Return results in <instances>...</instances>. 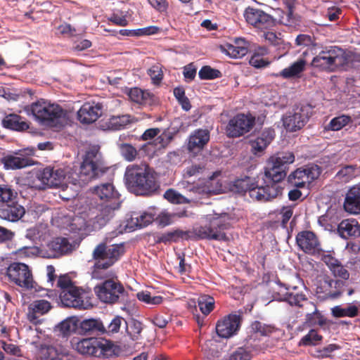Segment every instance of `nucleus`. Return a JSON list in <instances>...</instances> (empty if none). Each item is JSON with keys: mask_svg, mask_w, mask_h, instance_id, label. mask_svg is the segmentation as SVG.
<instances>
[{"mask_svg": "<svg viewBox=\"0 0 360 360\" xmlns=\"http://www.w3.org/2000/svg\"><path fill=\"white\" fill-rule=\"evenodd\" d=\"M108 169L99 148L93 146L86 152L79 167L67 170L58 167H46L40 172L38 178L44 185L40 188H45V186L59 187L65 179L69 183L82 186L92 179L102 176Z\"/></svg>", "mask_w": 360, "mask_h": 360, "instance_id": "f257e3e1", "label": "nucleus"}, {"mask_svg": "<svg viewBox=\"0 0 360 360\" xmlns=\"http://www.w3.org/2000/svg\"><path fill=\"white\" fill-rule=\"evenodd\" d=\"M124 181L129 192L136 195H155L160 187L157 172L148 165H129L124 173Z\"/></svg>", "mask_w": 360, "mask_h": 360, "instance_id": "f03ea898", "label": "nucleus"}, {"mask_svg": "<svg viewBox=\"0 0 360 360\" xmlns=\"http://www.w3.org/2000/svg\"><path fill=\"white\" fill-rule=\"evenodd\" d=\"M125 252L124 243L108 245L105 242H102L98 244L91 254L92 259L95 261L91 277L95 279L105 278L101 274V270H106L112 266Z\"/></svg>", "mask_w": 360, "mask_h": 360, "instance_id": "7ed1b4c3", "label": "nucleus"}, {"mask_svg": "<svg viewBox=\"0 0 360 360\" xmlns=\"http://www.w3.org/2000/svg\"><path fill=\"white\" fill-rule=\"evenodd\" d=\"M230 189L234 193L244 194L248 192L250 198L258 202H269L282 194L281 186L259 185L255 179L245 176L234 180L230 184Z\"/></svg>", "mask_w": 360, "mask_h": 360, "instance_id": "20e7f679", "label": "nucleus"}, {"mask_svg": "<svg viewBox=\"0 0 360 360\" xmlns=\"http://www.w3.org/2000/svg\"><path fill=\"white\" fill-rule=\"evenodd\" d=\"M27 110L38 123L48 127H60L62 119L66 116V111L60 105L43 99L32 103Z\"/></svg>", "mask_w": 360, "mask_h": 360, "instance_id": "39448f33", "label": "nucleus"}, {"mask_svg": "<svg viewBox=\"0 0 360 360\" xmlns=\"http://www.w3.org/2000/svg\"><path fill=\"white\" fill-rule=\"evenodd\" d=\"M75 349L83 355L103 359L118 356L120 348L112 341L101 338H83L75 344Z\"/></svg>", "mask_w": 360, "mask_h": 360, "instance_id": "423d86ee", "label": "nucleus"}, {"mask_svg": "<svg viewBox=\"0 0 360 360\" xmlns=\"http://www.w3.org/2000/svg\"><path fill=\"white\" fill-rule=\"evenodd\" d=\"M295 161V155L292 152H278L271 156L264 168V184L267 186H280L281 182L286 176V168L289 164Z\"/></svg>", "mask_w": 360, "mask_h": 360, "instance_id": "0eeeda50", "label": "nucleus"}, {"mask_svg": "<svg viewBox=\"0 0 360 360\" xmlns=\"http://www.w3.org/2000/svg\"><path fill=\"white\" fill-rule=\"evenodd\" d=\"M230 228V223L222 217L212 219L208 224L193 229L192 233L197 239L228 241L225 231Z\"/></svg>", "mask_w": 360, "mask_h": 360, "instance_id": "6e6552de", "label": "nucleus"}, {"mask_svg": "<svg viewBox=\"0 0 360 360\" xmlns=\"http://www.w3.org/2000/svg\"><path fill=\"white\" fill-rule=\"evenodd\" d=\"M346 57L342 49L331 46L328 49L321 51L315 56L311 65L323 70L334 71L338 66L345 63Z\"/></svg>", "mask_w": 360, "mask_h": 360, "instance_id": "1a4fd4ad", "label": "nucleus"}, {"mask_svg": "<svg viewBox=\"0 0 360 360\" xmlns=\"http://www.w3.org/2000/svg\"><path fill=\"white\" fill-rule=\"evenodd\" d=\"M341 281L336 280L328 274L320 275L317 279L316 292L323 300H335L340 297L345 287Z\"/></svg>", "mask_w": 360, "mask_h": 360, "instance_id": "9d476101", "label": "nucleus"}, {"mask_svg": "<svg viewBox=\"0 0 360 360\" xmlns=\"http://www.w3.org/2000/svg\"><path fill=\"white\" fill-rule=\"evenodd\" d=\"M313 108L309 104L295 105L291 112H289L283 118L285 128L290 131H296L302 129L312 115Z\"/></svg>", "mask_w": 360, "mask_h": 360, "instance_id": "9b49d317", "label": "nucleus"}, {"mask_svg": "<svg viewBox=\"0 0 360 360\" xmlns=\"http://www.w3.org/2000/svg\"><path fill=\"white\" fill-rule=\"evenodd\" d=\"M255 124V117L251 115L239 113L230 119L226 126L229 138H238L248 133Z\"/></svg>", "mask_w": 360, "mask_h": 360, "instance_id": "f8f14e48", "label": "nucleus"}, {"mask_svg": "<svg viewBox=\"0 0 360 360\" xmlns=\"http://www.w3.org/2000/svg\"><path fill=\"white\" fill-rule=\"evenodd\" d=\"M94 291L101 301L108 304L117 302L120 297L126 293L123 285L112 279L105 280L101 285H96Z\"/></svg>", "mask_w": 360, "mask_h": 360, "instance_id": "ddd939ff", "label": "nucleus"}, {"mask_svg": "<svg viewBox=\"0 0 360 360\" xmlns=\"http://www.w3.org/2000/svg\"><path fill=\"white\" fill-rule=\"evenodd\" d=\"M9 279L18 286L26 290L34 288V280L29 266L23 263L13 262L6 271Z\"/></svg>", "mask_w": 360, "mask_h": 360, "instance_id": "4468645a", "label": "nucleus"}, {"mask_svg": "<svg viewBox=\"0 0 360 360\" xmlns=\"http://www.w3.org/2000/svg\"><path fill=\"white\" fill-rule=\"evenodd\" d=\"M321 174V168L317 165H306L297 168L288 177V183L293 187L304 188Z\"/></svg>", "mask_w": 360, "mask_h": 360, "instance_id": "2eb2a0df", "label": "nucleus"}, {"mask_svg": "<svg viewBox=\"0 0 360 360\" xmlns=\"http://www.w3.org/2000/svg\"><path fill=\"white\" fill-rule=\"evenodd\" d=\"M243 16L248 25L257 30H267L275 25L276 20L273 16L261 9L251 6L245 9Z\"/></svg>", "mask_w": 360, "mask_h": 360, "instance_id": "dca6fc26", "label": "nucleus"}, {"mask_svg": "<svg viewBox=\"0 0 360 360\" xmlns=\"http://www.w3.org/2000/svg\"><path fill=\"white\" fill-rule=\"evenodd\" d=\"M241 320V316L237 314H230L219 320L216 325L217 335L224 338L231 337L238 330Z\"/></svg>", "mask_w": 360, "mask_h": 360, "instance_id": "f3484780", "label": "nucleus"}, {"mask_svg": "<svg viewBox=\"0 0 360 360\" xmlns=\"http://www.w3.org/2000/svg\"><path fill=\"white\" fill-rule=\"evenodd\" d=\"M103 105L99 102H86L77 112L78 120L82 124H92L103 115Z\"/></svg>", "mask_w": 360, "mask_h": 360, "instance_id": "a211bd4d", "label": "nucleus"}, {"mask_svg": "<svg viewBox=\"0 0 360 360\" xmlns=\"http://www.w3.org/2000/svg\"><path fill=\"white\" fill-rule=\"evenodd\" d=\"M321 260L328 266L330 270L333 278L341 281L343 285H347V281L349 280L350 274L347 267L335 257L330 254L323 253L321 255Z\"/></svg>", "mask_w": 360, "mask_h": 360, "instance_id": "6ab92c4d", "label": "nucleus"}, {"mask_svg": "<svg viewBox=\"0 0 360 360\" xmlns=\"http://www.w3.org/2000/svg\"><path fill=\"white\" fill-rule=\"evenodd\" d=\"M296 242L300 248L307 254L314 255L321 250L318 238L312 231L300 232L296 236Z\"/></svg>", "mask_w": 360, "mask_h": 360, "instance_id": "aec40b11", "label": "nucleus"}, {"mask_svg": "<svg viewBox=\"0 0 360 360\" xmlns=\"http://www.w3.org/2000/svg\"><path fill=\"white\" fill-rule=\"evenodd\" d=\"M92 193L100 200L101 203L114 202L113 205L121 203L120 195L112 183L106 182L94 186Z\"/></svg>", "mask_w": 360, "mask_h": 360, "instance_id": "412c9836", "label": "nucleus"}, {"mask_svg": "<svg viewBox=\"0 0 360 360\" xmlns=\"http://www.w3.org/2000/svg\"><path fill=\"white\" fill-rule=\"evenodd\" d=\"M210 139L207 129H196L191 134L188 139L187 150L193 154H198L207 146Z\"/></svg>", "mask_w": 360, "mask_h": 360, "instance_id": "4be33fe9", "label": "nucleus"}, {"mask_svg": "<svg viewBox=\"0 0 360 360\" xmlns=\"http://www.w3.org/2000/svg\"><path fill=\"white\" fill-rule=\"evenodd\" d=\"M82 292L77 287H70L69 290L60 291V299L62 304L67 307L77 309H85V303L82 297Z\"/></svg>", "mask_w": 360, "mask_h": 360, "instance_id": "5701e85b", "label": "nucleus"}, {"mask_svg": "<svg viewBox=\"0 0 360 360\" xmlns=\"http://www.w3.org/2000/svg\"><path fill=\"white\" fill-rule=\"evenodd\" d=\"M1 162L7 169H19L34 165L33 160L21 151L4 156Z\"/></svg>", "mask_w": 360, "mask_h": 360, "instance_id": "b1692460", "label": "nucleus"}, {"mask_svg": "<svg viewBox=\"0 0 360 360\" xmlns=\"http://www.w3.org/2000/svg\"><path fill=\"white\" fill-rule=\"evenodd\" d=\"M274 137V129L271 128L264 129L256 139L250 141L252 153L255 155H262Z\"/></svg>", "mask_w": 360, "mask_h": 360, "instance_id": "393cba45", "label": "nucleus"}, {"mask_svg": "<svg viewBox=\"0 0 360 360\" xmlns=\"http://www.w3.org/2000/svg\"><path fill=\"white\" fill-rule=\"evenodd\" d=\"M138 121V118L129 114L112 115L104 124H100V128L103 130L117 131Z\"/></svg>", "mask_w": 360, "mask_h": 360, "instance_id": "a878e982", "label": "nucleus"}, {"mask_svg": "<svg viewBox=\"0 0 360 360\" xmlns=\"http://www.w3.org/2000/svg\"><path fill=\"white\" fill-rule=\"evenodd\" d=\"M343 207L350 214H360V183L352 186L345 198Z\"/></svg>", "mask_w": 360, "mask_h": 360, "instance_id": "bb28decb", "label": "nucleus"}, {"mask_svg": "<svg viewBox=\"0 0 360 360\" xmlns=\"http://www.w3.org/2000/svg\"><path fill=\"white\" fill-rule=\"evenodd\" d=\"M51 309L49 302L44 300H35L28 307L27 319L33 324H39L41 323L39 317L46 314Z\"/></svg>", "mask_w": 360, "mask_h": 360, "instance_id": "cd10ccee", "label": "nucleus"}, {"mask_svg": "<svg viewBox=\"0 0 360 360\" xmlns=\"http://www.w3.org/2000/svg\"><path fill=\"white\" fill-rule=\"evenodd\" d=\"M25 213V208L17 202H7L0 207V217L10 221H18Z\"/></svg>", "mask_w": 360, "mask_h": 360, "instance_id": "c85d7f7f", "label": "nucleus"}, {"mask_svg": "<svg viewBox=\"0 0 360 360\" xmlns=\"http://www.w3.org/2000/svg\"><path fill=\"white\" fill-rule=\"evenodd\" d=\"M338 232L341 238H358L360 236V224L354 219L342 220L338 226Z\"/></svg>", "mask_w": 360, "mask_h": 360, "instance_id": "c756f323", "label": "nucleus"}, {"mask_svg": "<svg viewBox=\"0 0 360 360\" xmlns=\"http://www.w3.org/2000/svg\"><path fill=\"white\" fill-rule=\"evenodd\" d=\"M114 202L100 203L98 213L95 217V221L99 226H105L115 215V211L120 208V204Z\"/></svg>", "mask_w": 360, "mask_h": 360, "instance_id": "7c9ffc66", "label": "nucleus"}, {"mask_svg": "<svg viewBox=\"0 0 360 360\" xmlns=\"http://www.w3.org/2000/svg\"><path fill=\"white\" fill-rule=\"evenodd\" d=\"M2 126L8 129L23 131L29 129V123L19 115L11 113L4 117L1 121Z\"/></svg>", "mask_w": 360, "mask_h": 360, "instance_id": "2f4dec72", "label": "nucleus"}, {"mask_svg": "<svg viewBox=\"0 0 360 360\" xmlns=\"http://www.w3.org/2000/svg\"><path fill=\"white\" fill-rule=\"evenodd\" d=\"M307 309L308 312L305 316V323L310 327L319 326L323 327L327 324L326 318L317 309L316 305L313 302H307Z\"/></svg>", "mask_w": 360, "mask_h": 360, "instance_id": "473e14b6", "label": "nucleus"}, {"mask_svg": "<svg viewBox=\"0 0 360 360\" xmlns=\"http://www.w3.org/2000/svg\"><path fill=\"white\" fill-rule=\"evenodd\" d=\"M128 95L133 102L142 105H152L155 101L154 94L138 87L131 88Z\"/></svg>", "mask_w": 360, "mask_h": 360, "instance_id": "72a5a7b5", "label": "nucleus"}, {"mask_svg": "<svg viewBox=\"0 0 360 360\" xmlns=\"http://www.w3.org/2000/svg\"><path fill=\"white\" fill-rule=\"evenodd\" d=\"M79 330L83 335H103V323L98 319H86L80 323Z\"/></svg>", "mask_w": 360, "mask_h": 360, "instance_id": "f704fd0d", "label": "nucleus"}, {"mask_svg": "<svg viewBox=\"0 0 360 360\" xmlns=\"http://www.w3.org/2000/svg\"><path fill=\"white\" fill-rule=\"evenodd\" d=\"M306 62L303 59H299L293 63L288 68H284L278 73L273 74L274 77H281L284 79H290L292 77H298L300 75L304 70Z\"/></svg>", "mask_w": 360, "mask_h": 360, "instance_id": "c9c22d12", "label": "nucleus"}, {"mask_svg": "<svg viewBox=\"0 0 360 360\" xmlns=\"http://www.w3.org/2000/svg\"><path fill=\"white\" fill-rule=\"evenodd\" d=\"M154 214L147 212H143L139 215L134 214L130 221H128L127 226L134 229L146 227L154 221Z\"/></svg>", "mask_w": 360, "mask_h": 360, "instance_id": "e433bc0d", "label": "nucleus"}, {"mask_svg": "<svg viewBox=\"0 0 360 360\" xmlns=\"http://www.w3.org/2000/svg\"><path fill=\"white\" fill-rule=\"evenodd\" d=\"M297 288H294L292 292H287L284 295L283 300L288 302L290 306L297 307H305L307 308V302H310L303 292L296 291Z\"/></svg>", "mask_w": 360, "mask_h": 360, "instance_id": "4c0bfd02", "label": "nucleus"}, {"mask_svg": "<svg viewBox=\"0 0 360 360\" xmlns=\"http://www.w3.org/2000/svg\"><path fill=\"white\" fill-rule=\"evenodd\" d=\"M49 248L54 252V255H63L72 250V245L65 238L58 237L49 243Z\"/></svg>", "mask_w": 360, "mask_h": 360, "instance_id": "58836bf2", "label": "nucleus"}, {"mask_svg": "<svg viewBox=\"0 0 360 360\" xmlns=\"http://www.w3.org/2000/svg\"><path fill=\"white\" fill-rule=\"evenodd\" d=\"M124 328L126 333L132 341H137L141 338V333L143 329L141 321L136 319H131L129 321L125 320Z\"/></svg>", "mask_w": 360, "mask_h": 360, "instance_id": "ea45409f", "label": "nucleus"}, {"mask_svg": "<svg viewBox=\"0 0 360 360\" xmlns=\"http://www.w3.org/2000/svg\"><path fill=\"white\" fill-rule=\"evenodd\" d=\"M360 169L356 165H345L337 173L336 176L343 182H348L359 176Z\"/></svg>", "mask_w": 360, "mask_h": 360, "instance_id": "a19ab883", "label": "nucleus"}, {"mask_svg": "<svg viewBox=\"0 0 360 360\" xmlns=\"http://www.w3.org/2000/svg\"><path fill=\"white\" fill-rule=\"evenodd\" d=\"M331 314L334 317H350L353 318L358 315L359 308L353 304H349L346 307L340 305L335 306L331 309Z\"/></svg>", "mask_w": 360, "mask_h": 360, "instance_id": "79ce46f5", "label": "nucleus"}, {"mask_svg": "<svg viewBox=\"0 0 360 360\" xmlns=\"http://www.w3.org/2000/svg\"><path fill=\"white\" fill-rule=\"evenodd\" d=\"M267 53L268 50L266 48L259 47L250 58L249 61L250 64L256 68H262L268 66L270 62L262 57V56Z\"/></svg>", "mask_w": 360, "mask_h": 360, "instance_id": "37998d69", "label": "nucleus"}, {"mask_svg": "<svg viewBox=\"0 0 360 360\" xmlns=\"http://www.w3.org/2000/svg\"><path fill=\"white\" fill-rule=\"evenodd\" d=\"M125 319L120 316H116L106 325L103 324V334L109 336L117 333L122 325L124 326Z\"/></svg>", "mask_w": 360, "mask_h": 360, "instance_id": "c03bdc74", "label": "nucleus"}, {"mask_svg": "<svg viewBox=\"0 0 360 360\" xmlns=\"http://www.w3.org/2000/svg\"><path fill=\"white\" fill-rule=\"evenodd\" d=\"M250 328L252 332L259 333L262 336L270 335L277 330L274 325L266 324L259 321L252 322Z\"/></svg>", "mask_w": 360, "mask_h": 360, "instance_id": "a18cd8bd", "label": "nucleus"}, {"mask_svg": "<svg viewBox=\"0 0 360 360\" xmlns=\"http://www.w3.org/2000/svg\"><path fill=\"white\" fill-rule=\"evenodd\" d=\"M78 327V321L73 318H69L62 321L58 326V331L63 336H68L75 333Z\"/></svg>", "mask_w": 360, "mask_h": 360, "instance_id": "49530a36", "label": "nucleus"}, {"mask_svg": "<svg viewBox=\"0 0 360 360\" xmlns=\"http://www.w3.org/2000/svg\"><path fill=\"white\" fill-rule=\"evenodd\" d=\"M137 299L148 305H158L163 301L162 296H152L148 291H141L136 294Z\"/></svg>", "mask_w": 360, "mask_h": 360, "instance_id": "de8ad7c7", "label": "nucleus"}, {"mask_svg": "<svg viewBox=\"0 0 360 360\" xmlns=\"http://www.w3.org/2000/svg\"><path fill=\"white\" fill-rule=\"evenodd\" d=\"M223 49L228 56L235 58L243 57L248 51V47L236 46L232 44H226Z\"/></svg>", "mask_w": 360, "mask_h": 360, "instance_id": "09e8293b", "label": "nucleus"}, {"mask_svg": "<svg viewBox=\"0 0 360 360\" xmlns=\"http://www.w3.org/2000/svg\"><path fill=\"white\" fill-rule=\"evenodd\" d=\"M350 122H352L351 117L342 115L340 116L335 117L330 120L328 126V129L338 131Z\"/></svg>", "mask_w": 360, "mask_h": 360, "instance_id": "8fccbe9b", "label": "nucleus"}, {"mask_svg": "<svg viewBox=\"0 0 360 360\" xmlns=\"http://www.w3.org/2000/svg\"><path fill=\"white\" fill-rule=\"evenodd\" d=\"M164 198L173 204H187L190 202V200L172 188L165 191Z\"/></svg>", "mask_w": 360, "mask_h": 360, "instance_id": "3c124183", "label": "nucleus"}, {"mask_svg": "<svg viewBox=\"0 0 360 360\" xmlns=\"http://www.w3.org/2000/svg\"><path fill=\"white\" fill-rule=\"evenodd\" d=\"M198 76L202 80H211L221 77V72L217 69L212 68L209 65H205L199 70Z\"/></svg>", "mask_w": 360, "mask_h": 360, "instance_id": "603ef678", "label": "nucleus"}, {"mask_svg": "<svg viewBox=\"0 0 360 360\" xmlns=\"http://www.w3.org/2000/svg\"><path fill=\"white\" fill-rule=\"evenodd\" d=\"M323 337L319 335L316 330L311 329L309 333L302 337L300 340L299 345L310 346L316 345L321 341Z\"/></svg>", "mask_w": 360, "mask_h": 360, "instance_id": "864d4df0", "label": "nucleus"}, {"mask_svg": "<svg viewBox=\"0 0 360 360\" xmlns=\"http://www.w3.org/2000/svg\"><path fill=\"white\" fill-rule=\"evenodd\" d=\"M198 307L201 312L205 314H209L214 307V300L212 297L204 295L198 299Z\"/></svg>", "mask_w": 360, "mask_h": 360, "instance_id": "5fc2aeb1", "label": "nucleus"}, {"mask_svg": "<svg viewBox=\"0 0 360 360\" xmlns=\"http://www.w3.org/2000/svg\"><path fill=\"white\" fill-rule=\"evenodd\" d=\"M120 148L123 158L129 162L134 160L138 155L136 148L129 143H122Z\"/></svg>", "mask_w": 360, "mask_h": 360, "instance_id": "6e6d98bb", "label": "nucleus"}, {"mask_svg": "<svg viewBox=\"0 0 360 360\" xmlns=\"http://www.w3.org/2000/svg\"><path fill=\"white\" fill-rule=\"evenodd\" d=\"M58 356V351L53 346H41L39 349V356L42 360H56Z\"/></svg>", "mask_w": 360, "mask_h": 360, "instance_id": "4d7b16f0", "label": "nucleus"}, {"mask_svg": "<svg viewBox=\"0 0 360 360\" xmlns=\"http://www.w3.org/2000/svg\"><path fill=\"white\" fill-rule=\"evenodd\" d=\"M147 73L150 76L152 82L154 84H160L163 79V72L162 68L158 64L151 66L148 70Z\"/></svg>", "mask_w": 360, "mask_h": 360, "instance_id": "13d9d810", "label": "nucleus"}, {"mask_svg": "<svg viewBox=\"0 0 360 360\" xmlns=\"http://www.w3.org/2000/svg\"><path fill=\"white\" fill-rule=\"evenodd\" d=\"M16 193L8 185H0V202H8L15 196Z\"/></svg>", "mask_w": 360, "mask_h": 360, "instance_id": "bf43d9fd", "label": "nucleus"}, {"mask_svg": "<svg viewBox=\"0 0 360 360\" xmlns=\"http://www.w3.org/2000/svg\"><path fill=\"white\" fill-rule=\"evenodd\" d=\"M177 216L178 217H187L186 211L184 210L181 212L174 214L173 215L167 213H161L157 217L159 224L165 226L170 224L172 221V217Z\"/></svg>", "mask_w": 360, "mask_h": 360, "instance_id": "052dcab7", "label": "nucleus"}, {"mask_svg": "<svg viewBox=\"0 0 360 360\" xmlns=\"http://www.w3.org/2000/svg\"><path fill=\"white\" fill-rule=\"evenodd\" d=\"M197 73V68L193 63H190L183 68V75L186 82L193 81Z\"/></svg>", "mask_w": 360, "mask_h": 360, "instance_id": "680f3d73", "label": "nucleus"}, {"mask_svg": "<svg viewBox=\"0 0 360 360\" xmlns=\"http://www.w3.org/2000/svg\"><path fill=\"white\" fill-rule=\"evenodd\" d=\"M172 139V134L169 131H165L155 139L156 145H159V148H165L169 145Z\"/></svg>", "mask_w": 360, "mask_h": 360, "instance_id": "e2e57ef3", "label": "nucleus"}, {"mask_svg": "<svg viewBox=\"0 0 360 360\" xmlns=\"http://www.w3.org/2000/svg\"><path fill=\"white\" fill-rule=\"evenodd\" d=\"M313 38L311 36L305 34H300L295 39V44L297 46H309L313 44Z\"/></svg>", "mask_w": 360, "mask_h": 360, "instance_id": "0e129e2a", "label": "nucleus"}, {"mask_svg": "<svg viewBox=\"0 0 360 360\" xmlns=\"http://www.w3.org/2000/svg\"><path fill=\"white\" fill-rule=\"evenodd\" d=\"M2 348L8 354L17 356H20L22 355L20 347L14 344L3 342Z\"/></svg>", "mask_w": 360, "mask_h": 360, "instance_id": "69168bd1", "label": "nucleus"}, {"mask_svg": "<svg viewBox=\"0 0 360 360\" xmlns=\"http://www.w3.org/2000/svg\"><path fill=\"white\" fill-rule=\"evenodd\" d=\"M57 286L60 288V291L70 289V287H74L71 279L68 276H60L57 282Z\"/></svg>", "mask_w": 360, "mask_h": 360, "instance_id": "338daca9", "label": "nucleus"}, {"mask_svg": "<svg viewBox=\"0 0 360 360\" xmlns=\"http://www.w3.org/2000/svg\"><path fill=\"white\" fill-rule=\"evenodd\" d=\"M229 360H249V355L243 348H239L229 356Z\"/></svg>", "mask_w": 360, "mask_h": 360, "instance_id": "774afa93", "label": "nucleus"}]
</instances>
